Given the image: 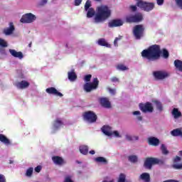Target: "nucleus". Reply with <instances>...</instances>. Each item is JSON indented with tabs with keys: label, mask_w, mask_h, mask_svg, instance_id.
<instances>
[{
	"label": "nucleus",
	"mask_w": 182,
	"mask_h": 182,
	"mask_svg": "<svg viewBox=\"0 0 182 182\" xmlns=\"http://www.w3.org/2000/svg\"><path fill=\"white\" fill-rule=\"evenodd\" d=\"M63 182H74L73 180H72V176H65Z\"/></svg>",
	"instance_id": "obj_41"
},
{
	"label": "nucleus",
	"mask_w": 182,
	"mask_h": 182,
	"mask_svg": "<svg viewBox=\"0 0 182 182\" xmlns=\"http://www.w3.org/2000/svg\"><path fill=\"white\" fill-rule=\"evenodd\" d=\"M83 0H75V6H79L82 4V1Z\"/></svg>",
	"instance_id": "obj_48"
},
{
	"label": "nucleus",
	"mask_w": 182,
	"mask_h": 182,
	"mask_svg": "<svg viewBox=\"0 0 182 182\" xmlns=\"http://www.w3.org/2000/svg\"><path fill=\"white\" fill-rule=\"evenodd\" d=\"M98 45H100V46H105L106 48H112V46L109 44L105 38H100L98 40Z\"/></svg>",
	"instance_id": "obj_23"
},
{
	"label": "nucleus",
	"mask_w": 182,
	"mask_h": 182,
	"mask_svg": "<svg viewBox=\"0 0 182 182\" xmlns=\"http://www.w3.org/2000/svg\"><path fill=\"white\" fill-rule=\"evenodd\" d=\"M52 161L55 166H63V164H66V161H65V159L59 156H54L52 157Z\"/></svg>",
	"instance_id": "obj_12"
},
{
	"label": "nucleus",
	"mask_w": 182,
	"mask_h": 182,
	"mask_svg": "<svg viewBox=\"0 0 182 182\" xmlns=\"http://www.w3.org/2000/svg\"><path fill=\"white\" fill-rule=\"evenodd\" d=\"M161 55V48L157 44L150 46L147 49L143 50L141 52V56L144 59L151 61L159 60Z\"/></svg>",
	"instance_id": "obj_1"
},
{
	"label": "nucleus",
	"mask_w": 182,
	"mask_h": 182,
	"mask_svg": "<svg viewBox=\"0 0 182 182\" xmlns=\"http://www.w3.org/2000/svg\"><path fill=\"white\" fill-rule=\"evenodd\" d=\"M46 92L48 93V95H54L55 96H59V97H62L63 96L62 92H58V90L53 87L47 88Z\"/></svg>",
	"instance_id": "obj_16"
},
{
	"label": "nucleus",
	"mask_w": 182,
	"mask_h": 182,
	"mask_svg": "<svg viewBox=\"0 0 182 182\" xmlns=\"http://www.w3.org/2000/svg\"><path fill=\"white\" fill-rule=\"evenodd\" d=\"M118 182H126V175L120 173Z\"/></svg>",
	"instance_id": "obj_40"
},
{
	"label": "nucleus",
	"mask_w": 182,
	"mask_h": 182,
	"mask_svg": "<svg viewBox=\"0 0 182 182\" xmlns=\"http://www.w3.org/2000/svg\"><path fill=\"white\" fill-rule=\"evenodd\" d=\"M137 119L139 120V122H141V120H143V117L141 116H139L137 117Z\"/></svg>",
	"instance_id": "obj_58"
},
{
	"label": "nucleus",
	"mask_w": 182,
	"mask_h": 182,
	"mask_svg": "<svg viewBox=\"0 0 182 182\" xmlns=\"http://www.w3.org/2000/svg\"><path fill=\"white\" fill-rule=\"evenodd\" d=\"M112 82H119V78L114 77L111 79Z\"/></svg>",
	"instance_id": "obj_57"
},
{
	"label": "nucleus",
	"mask_w": 182,
	"mask_h": 182,
	"mask_svg": "<svg viewBox=\"0 0 182 182\" xmlns=\"http://www.w3.org/2000/svg\"><path fill=\"white\" fill-rule=\"evenodd\" d=\"M117 69L118 70H122V71H124V70H129V68H127L126 65H123V64H119L117 66Z\"/></svg>",
	"instance_id": "obj_34"
},
{
	"label": "nucleus",
	"mask_w": 182,
	"mask_h": 182,
	"mask_svg": "<svg viewBox=\"0 0 182 182\" xmlns=\"http://www.w3.org/2000/svg\"><path fill=\"white\" fill-rule=\"evenodd\" d=\"M32 174H33V168L30 167L27 169L26 176V177H32Z\"/></svg>",
	"instance_id": "obj_35"
},
{
	"label": "nucleus",
	"mask_w": 182,
	"mask_h": 182,
	"mask_svg": "<svg viewBox=\"0 0 182 182\" xmlns=\"http://www.w3.org/2000/svg\"><path fill=\"white\" fill-rule=\"evenodd\" d=\"M153 75L155 77L156 80H164L170 76V74L166 71L159 70L154 71Z\"/></svg>",
	"instance_id": "obj_10"
},
{
	"label": "nucleus",
	"mask_w": 182,
	"mask_h": 182,
	"mask_svg": "<svg viewBox=\"0 0 182 182\" xmlns=\"http://www.w3.org/2000/svg\"><path fill=\"white\" fill-rule=\"evenodd\" d=\"M172 114L173 115L174 119H178V117H181V112L178 111V109L177 108L173 109Z\"/></svg>",
	"instance_id": "obj_27"
},
{
	"label": "nucleus",
	"mask_w": 182,
	"mask_h": 182,
	"mask_svg": "<svg viewBox=\"0 0 182 182\" xmlns=\"http://www.w3.org/2000/svg\"><path fill=\"white\" fill-rule=\"evenodd\" d=\"M0 141L4 144H6L7 146L11 144V141H9V139L2 134H0Z\"/></svg>",
	"instance_id": "obj_25"
},
{
	"label": "nucleus",
	"mask_w": 182,
	"mask_h": 182,
	"mask_svg": "<svg viewBox=\"0 0 182 182\" xmlns=\"http://www.w3.org/2000/svg\"><path fill=\"white\" fill-rule=\"evenodd\" d=\"M112 134H114V136L116 137H120V134H119V132H117V131H114V132H112Z\"/></svg>",
	"instance_id": "obj_56"
},
{
	"label": "nucleus",
	"mask_w": 182,
	"mask_h": 182,
	"mask_svg": "<svg viewBox=\"0 0 182 182\" xmlns=\"http://www.w3.org/2000/svg\"><path fill=\"white\" fill-rule=\"evenodd\" d=\"M176 2V5L182 9V0H175Z\"/></svg>",
	"instance_id": "obj_44"
},
{
	"label": "nucleus",
	"mask_w": 182,
	"mask_h": 182,
	"mask_svg": "<svg viewBox=\"0 0 182 182\" xmlns=\"http://www.w3.org/2000/svg\"><path fill=\"white\" fill-rule=\"evenodd\" d=\"M139 107L142 113H153L154 111L153 104L149 102H146V103H139Z\"/></svg>",
	"instance_id": "obj_8"
},
{
	"label": "nucleus",
	"mask_w": 182,
	"mask_h": 182,
	"mask_svg": "<svg viewBox=\"0 0 182 182\" xmlns=\"http://www.w3.org/2000/svg\"><path fill=\"white\" fill-rule=\"evenodd\" d=\"M156 164H160L161 166H163V164H164V160L159 159L157 158H156Z\"/></svg>",
	"instance_id": "obj_43"
},
{
	"label": "nucleus",
	"mask_w": 182,
	"mask_h": 182,
	"mask_svg": "<svg viewBox=\"0 0 182 182\" xmlns=\"http://www.w3.org/2000/svg\"><path fill=\"white\" fill-rule=\"evenodd\" d=\"M97 87H99V80L97 77L94 78L92 82H86L84 85V90L87 93L92 92V90H96Z\"/></svg>",
	"instance_id": "obj_6"
},
{
	"label": "nucleus",
	"mask_w": 182,
	"mask_h": 182,
	"mask_svg": "<svg viewBox=\"0 0 182 182\" xmlns=\"http://www.w3.org/2000/svg\"><path fill=\"white\" fill-rule=\"evenodd\" d=\"M100 103L101 106L105 109H110V107H112V104L107 97L100 98Z\"/></svg>",
	"instance_id": "obj_14"
},
{
	"label": "nucleus",
	"mask_w": 182,
	"mask_h": 182,
	"mask_svg": "<svg viewBox=\"0 0 182 182\" xmlns=\"http://www.w3.org/2000/svg\"><path fill=\"white\" fill-rule=\"evenodd\" d=\"M133 114L134 115V116H140V114H141V113L140 112V111H134V112H133Z\"/></svg>",
	"instance_id": "obj_55"
},
{
	"label": "nucleus",
	"mask_w": 182,
	"mask_h": 182,
	"mask_svg": "<svg viewBox=\"0 0 182 182\" xmlns=\"http://www.w3.org/2000/svg\"><path fill=\"white\" fill-rule=\"evenodd\" d=\"M95 161H97V163H102L103 164H107V159H106L103 156H99L95 158Z\"/></svg>",
	"instance_id": "obj_31"
},
{
	"label": "nucleus",
	"mask_w": 182,
	"mask_h": 182,
	"mask_svg": "<svg viewBox=\"0 0 182 182\" xmlns=\"http://www.w3.org/2000/svg\"><path fill=\"white\" fill-rule=\"evenodd\" d=\"M0 182H6V178H5V176L0 173Z\"/></svg>",
	"instance_id": "obj_46"
},
{
	"label": "nucleus",
	"mask_w": 182,
	"mask_h": 182,
	"mask_svg": "<svg viewBox=\"0 0 182 182\" xmlns=\"http://www.w3.org/2000/svg\"><path fill=\"white\" fill-rule=\"evenodd\" d=\"M92 79V75L89 74L85 76V82H90V80Z\"/></svg>",
	"instance_id": "obj_42"
},
{
	"label": "nucleus",
	"mask_w": 182,
	"mask_h": 182,
	"mask_svg": "<svg viewBox=\"0 0 182 182\" xmlns=\"http://www.w3.org/2000/svg\"><path fill=\"white\" fill-rule=\"evenodd\" d=\"M136 6L145 12H150L154 9L155 4L153 2L139 1L136 3Z\"/></svg>",
	"instance_id": "obj_5"
},
{
	"label": "nucleus",
	"mask_w": 182,
	"mask_h": 182,
	"mask_svg": "<svg viewBox=\"0 0 182 182\" xmlns=\"http://www.w3.org/2000/svg\"><path fill=\"white\" fill-rule=\"evenodd\" d=\"M134 139L135 140H139V136H134Z\"/></svg>",
	"instance_id": "obj_61"
},
{
	"label": "nucleus",
	"mask_w": 182,
	"mask_h": 182,
	"mask_svg": "<svg viewBox=\"0 0 182 182\" xmlns=\"http://www.w3.org/2000/svg\"><path fill=\"white\" fill-rule=\"evenodd\" d=\"M178 161H181V158L178 156H176L173 160V163H178Z\"/></svg>",
	"instance_id": "obj_49"
},
{
	"label": "nucleus",
	"mask_w": 182,
	"mask_h": 182,
	"mask_svg": "<svg viewBox=\"0 0 182 182\" xmlns=\"http://www.w3.org/2000/svg\"><path fill=\"white\" fill-rule=\"evenodd\" d=\"M109 92L111 93V95H116V90H113L112 88H109Z\"/></svg>",
	"instance_id": "obj_53"
},
{
	"label": "nucleus",
	"mask_w": 182,
	"mask_h": 182,
	"mask_svg": "<svg viewBox=\"0 0 182 182\" xmlns=\"http://www.w3.org/2000/svg\"><path fill=\"white\" fill-rule=\"evenodd\" d=\"M61 126H63V122H62L60 119L57 118L53 123L55 130H58V129H60Z\"/></svg>",
	"instance_id": "obj_22"
},
{
	"label": "nucleus",
	"mask_w": 182,
	"mask_h": 182,
	"mask_svg": "<svg viewBox=\"0 0 182 182\" xmlns=\"http://www.w3.org/2000/svg\"><path fill=\"white\" fill-rule=\"evenodd\" d=\"M29 82L26 80H22L21 82H17L15 84V86L17 89H26V87H29Z\"/></svg>",
	"instance_id": "obj_17"
},
{
	"label": "nucleus",
	"mask_w": 182,
	"mask_h": 182,
	"mask_svg": "<svg viewBox=\"0 0 182 182\" xmlns=\"http://www.w3.org/2000/svg\"><path fill=\"white\" fill-rule=\"evenodd\" d=\"M34 170H35L36 173H41V170H42V166H38L35 168Z\"/></svg>",
	"instance_id": "obj_47"
},
{
	"label": "nucleus",
	"mask_w": 182,
	"mask_h": 182,
	"mask_svg": "<svg viewBox=\"0 0 182 182\" xmlns=\"http://www.w3.org/2000/svg\"><path fill=\"white\" fill-rule=\"evenodd\" d=\"M95 150L90 151V154H95Z\"/></svg>",
	"instance_id": "obj_59"
},
{
	"label": "nucleus",
	"mask_w": 182,
	"mask_h": 182,
	"mask_svg": "<svg viewBox=\"0 0 182 182\" xmlns=\"http://www.w3.org/2000/svg\"><path fill=\"white\" fill-rule=\"evenodd\" d=\"M0 46H1V48H8V43H6L5 40L0 38Z\"/></svg>",
	"instance_id": "obj_39"
},
{
	"label": "nucleus",
	"mask_w": 182,
	"mask_h": 182,
	"mask_svg": "<svg viewBox=\"0 0 182 182\" xmlns=\"http://www.w3.org/2000/svg\"><path fill=\"white\" fill-rule=\"evenodd\" d=\"M139 180L144 182H150V174L149 173H143L139 176Z\"/></svg>",
	"instance_id": "obj_21"
},
{
	"label": "nucleus",
	"mask_w": 182,
	"mask_h": 182,
	"mask_svg": "<svg viewBox=\"0 0 182 182\" xmlns=\"http://www.w3.org/2000/svg\"><path fill=\"white\" fill-rule=\"evenodd\" d=\"M156 4L159 6H161V5H163V4H164V0H156Z\"/></svg>",
	"instance_id": "obj_50"
},
{
	"label": "nucleus",
	"mask_w": 182,
	"mask_h": 182,
	"mask_svg": "<svg viewBox=\"0 0 182 182\" xmlns=\"http://www.w3.org/2000/svg\"><path fill=\"white\" fill-rule=\"evenodd\" d=\"M83 119L89 123H95L97 120V115L93 111H87L82 114Z\"/></svg>",
	"instance_id": "obj_7"
},
{
	"label": "nucleus",
	"mask_w": 182,
	"mask_h": 182,
	"mask_svg": "<svg viewBox=\"0 0 182 182\" xmlns=\"http://www.w3.org/2000/svg\"><path fill=\"white\" fill-rule=\"evenodd\" d=\"M144 31H146V28L142 24H138L134 26L133 35L136 41L140 40L144 36Z\"/></svg>",
	"instance_id": "obj_4"
},
{
	"label": "nucleus",
	"mask_w": 182,
	"mask_h": 182,
	"mask_svg": "<svg viewBox=\"0 0 182 182\" xmlns=\"http://www.w3.org/2000/svg\"><path fill=\"white\" fill-rule=\"evenodd\" d=\"M130 9L132 11V12H136V11H137V6H130Z\"/></svg>",
	"instance_id": "obj_52"
},
{
	"label": "nucleus",
	"mask_w": 182,
	"mask_h": 182,
	"mask_svg": "<svg viewBox=\"0 0 182 182\" xmlns=\"http://www.w3.org/2000/svg\"><path fill=\"white\" fill-rule=\"evenodd\" d=\"M9 52L14 58H18V59H23V53H22L21 51L18 52L16 50L9 49Z\"/></svg>",
	"instance_id": "obj_18"
},
{
	"label": "nucleus",
	"mask_w": 182,
	"mask_h": 182,
	"mask_svg": "<svg viewBox=\"0 0 182 182\" xmlns=\"http://www.w3.org/2000/svg\"><path fill=\"white\" fill-rule=\"evenodd\" d=\"M80 151L82 154L86 155L89 153V147L87 146H80Z\"/></svg>",
	"instance_id": "obj_30"
},
{
	"label": "nucleus",
	"mask_w": 182,
	"mask_h": 182,
	"mask_svg": "<svg viewBox=\"0 0 182 182\" xmlns=\"http://www.w3.org/2000/svg\"><path fill=\"white\" fill-rule=\"evenodd\" d=\"M126 139L129 141H132V140H133V137L132 136H130V135H126Z\"/></svg>",
	"instance_id": "obj_54"
},
{
	"label": "nucleus",
	"mask_w": 182,
	"mask_h": 182,
	"mask_svg": "<svg viewBox=\"0 0 182 182\" xmlns=\"http://www.w3.org/2000/svg\"><path fill=\"white\" fill-rule=\"evenodd\" d=\"M174 66L179 70V72H182V61L180 60H176L174 61Z\"/></svg>",
	"instance_id": "obj_28"
},
{
	"label": "nucleus",
	"mask_w": 182,
	"mask_h": 182,
	"mask_svg": "<svg viewBox=\"0 0 182 182\" xmlns=\"http://www.w3.org/2000/svg\"><path fill=\"white\" fill-rule=\"evenodd\" d=\"M68 79L70 82H75L76 79H77V75H76V73L75 71L68 72Z\"/></svg>",
	"instance_id": "obj_24"
},
{
	"label": "nucleus",
	"mask_w": 182,
	"mask_h": 182,
	"mask_svg": "<svg viewBox=\"0 0 182 182\" xmlns=\"http://www.w3.org/2000/svg\"><path fill=\"white\" fill-rule=\"evenodd\" d=\"M143 21V14L136 13L135 14H130L126 16L125 21L127 23H139Z\"/></svg>",
	"instance_id": "obj_3"
},
{
	"label": "nucleus",
	"mask_w": 182,
	"mask_h": 182,
	"mask_svg": "<svg viewBox=\"0 0 182 182\" xmlns=\"http://www.w3.org/2000/svg\"><path fill=\"white\" fill-rule=\"evenodd\" d=\"M157 163V159L153 157H148L146 159L144 166L145 168H148V170H151L153 166H154Z\"/></svg>",
	"instance_id": "obj_11"
},
{
	"label": "nucleus",
	"mask_w": 182,
	"mask_h": 182,
	"mask_svg": "<svg viewBox=\"0 0 182 182\" xmlns=\"http://www.w3.org/2000/svg\"><path fill=\"white\" fill-rule=\"evenodd\" d=\"M15 31V26H14V23H9V27L6 28L3 30V33L6 35V36H9V35H12Z\"/></svg>",
	"instance_id": "obj_15"
},
{
	"label": "nucleus",
	"mask_w": 182,
	"mask_h": 182,
	"mask_svg": "<svg viewBox=\"0 0 182 182\" xmlns=\"http://www.w3.org/2000/svg\"><path fill=\"white\" fill-rule=\"evenodd\" d=\"M90 6H92V1H90V0H87L85 4V11L87 12V11L90 9Z\"/></svg>",
	"instance_id": "obj_37"
},
{
	"label": "nucleus",
	"mask_w": 182,
	"mask_h": 182,
	"mask_svg": "<svg viewBox=\"0 0 182 182\" xmlns=\"http://www.w3.org/2000/svg\"><path fill=\"white\" fill-rule=\"evenodd\" d=\"M148 143L149 146H154L157 147L160 144V139L154 136H151L148 139Z\"/></svg>",
	"instance_id": "obj_19"
},
{
	"label": "nucleus",
	"mask_w": 182,
	"mask_h": 182,
	"mask_svg": "<svg viewBox=\"0 0 182 182\" xmlns=\"http://www.w3.org/2000/svg\"><path fill=\"white\" fill-rule=\"evenodd\" d=\"M121 40H122V36L117 37V38L114 39V46H117V42H119V41H121Z\"/></svg>",
	"instance_id": "obj_45"
},
{
	"label": "nucleus",
	"mask_w": 182,
	"mask_h": 182,
	"mask_svg": "<svg viewBox=\"0 0 182 182\" xmlns=\"http://www.w3.org/2000/svg\"><path fill=\"white\" fill-rule=\"evenodd\" d=\"M161 151L162 152V154H164V156H167V154H168L169 153L168 150H167V147L164 144H162L161 145Z\"/></svg>",
	"instance_id": "obj_32"
},
{
	"label": "nucleus",
	"mask_w": 182,
	"mask_h": 182,
	"mask_svg": "<svg viewBox=\"0 0 182 182\" xmlns=\"http://www.w3.org/2000/svg\"><path fill=\"white\" fill-rule=\"evenodd\" d=\"M129 161L131 163H137V156L132 155L128 157Z\"/></svg>",
	"instance_id": "obj_38"
},
{
	"label": "nucleus",
	"mask_w": 182,
	"mask_h": 182,
	"mask_svg": "<svg viewBox=\"0 0 182 182\" xmlns=\"http://www.w3.org/2000/svg\"><path fill=\"white\" fill-rule=\"evenodd\" d=\"M162 55L164 59H168V56H170V53H168V50H167V49L166 48H164L162 50Z\"/></svg>",
	"instance_id": "obj_36"
},
{
	"label": "nucleus",
	"mask_w": 182,
	"mask_h": 182,
	"mask_svg": "<svg viewBox=\"0 0 182 182\" xmlns=\"http://www.w3.org/2000/svg\"><path fill=\"white\" fill-rule=\"evenodd\" d=\"M102 133L105 134V136H112L113 132H112V128L109 125H104L101 129Z\"/></svg>",
	"instance_id": "obj_20"
},
{
	"label": "nucleus",
	"mask_w": 182,
	"mask_h": 182,
	"mask_svg": "<svg viewBox=\"0 0 182 182\" xmlns=\"http://www.w3.org/2000/svg\"><path fill=\"white\" fill-rule=\"evenodd\" d=\"M111 15L112 10L107 6H99L97 7V11L95 16V23L105 22V21L110 18Z\"/></svg>",
	"instance_id": "obj_2"
},
{
	"label": "nucleus",
	"mask_w": 182,
	"mask_h": 182,
	"mask_svg": "<svg viewBox=\"0 0 182 182\" xmlns=\"http://www.w3.org/2000/svg\"><path fill=\"white\" fill-rule=\"evenodd\" d=\"M87 11V18H93L96 14V11H95V9L93 8L89 9Z\"/></svg>",
	"instance_id": "obj_29"
},
{
	"label": "nucleus",
	"mask_w": 182,
	"mask_h": 182,
	"mask_svg": "<svg viewBox=\"0 0 182 182\" xmlns=\"http://www.w3.org/2000/svg\"><path fill=\"white\" fill-rule=\"evenodd\" d=\"M179 154H180V156H182V151H179Z\"/></svg>",
	"instance_id": "obj_64"
},
{
	"label": "nucleus",
	"mask_w": 182,
	"mask_h": 182,
	"mask_svg": "<svg viewBox=\"0 0 182 182\" xmlns=\"http://www.w3.org/2000/svg\"><path fill=\"white\" fill-rule=\"evenodd\" d=\"M9 164H14V161L10 160V161H9Z\"/></svg>",
	"instance_id": "obj_62"
},
{
	"label": "nucleus",
	"mask_w": 182,
	"mask_h": 182,
	"mask_svg": "<svg viewBox=\"0 0 182 182\" xmlns=\"http://www.w3.org/2000/svg\"><path fill=\"white\" fill-rule=\"evenodd\" d=\"M157 110L163 112V105L159 101H154Z\"/></svg>",
	"instance_id": "obj_33"
},
{
	"label": "nucleus",
	"mask_w": 182,
	"mask_h": 182,
	"mask_svg": "<svg viewBox=\"0 0 182 182\" xmlns=\"http://www.w3.org/2000/svg\"><path fill=\"white\" fill-rule=\"evenodd\" d=\"M122 25L123 21L120 19H113L108 23L109 28H117L119 26H122Z\"/></svg>",
	"instance_id": "obj_13"
},
{
	"label": "nucleus",
	"mask_w": 182,
	"mask_h": 182,
	"mask_svg": "<svg viewBox=\"0 0 182 182\" xmlns=\"http://www.w3.org/2000/svg\"><path fill=\"white\" fill-rule=\"evenodd\" d=\"M76 163H77V164H82V162H81V161H76Z\"/></svg>",
	"instance_id": "obj_63"
},
{
	"label": "nucleus",
	"mask_w": 182,
	"mask_h": 182,
	"mask_svg": "<svg viewBox=\"0 0 182 182\" xmlns=\"http://www.w3.org/2000/svg\"><path fill=\"white\" fill-rule=\"evenodd\" d=\"M34 21H36V16L32 13H28L22 16L20 22L21 23H32Z\"/></svg>",
	"instance_id": "obj_9"
},
{
	"label": "nucleus",
	"mask_w": 182,
	"mask_h": 182,
	"mask_svg": "<svg viewBox=\"0 0 182 182\" xmlns=\"http://www.w3.org/2000/svg\"><path fill=\"white\" fill-rule=\"evenodd\" d=\"M48 4V0H41L40 2V5L41 6H43V5H46Z\"/></svg>",
	"instance_id": "obj_51"
},
{
	"label": "nucleus",
	"mask_w": 182,
	"mask_h": 182,
	"mask_svg": "<svg viewBox=\"0 0 182 182\" xmlns=\"http://www.w3.org/2000/svg\"><path fill=\"white\" fill-rule=\"evenodd\" d=\"M171 136H173V137H178V136L182 135L181 129L177 128L171 132Z\"/></svg>",
	"instance_id": "obj_26"
},
{
	"label": "nucleus",
	"mask_w": 182,
	"mask_h": 182,
	"mask_svg": "<svg viewBox=\"0 0 182 182\" xmlns=\"http://www.w3.org/2000/svg\"><path fill=\"white\" fill-rule=\"evenodd\" d=\"M28 48H32V42L28 44Z\"/></svg>",
	"instance_id": "obj_60"
}]
</instances>
